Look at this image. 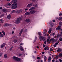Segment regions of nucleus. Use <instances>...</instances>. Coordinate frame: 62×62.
<instances>
[{
  "label": "nucleus",
  "instance_id": "f257e3e1",
  "mask_svg": "<svg viewBox=\"0 0 62 62\" xmlns=\"http://www.w3.org/2000/svg\"><path fill=\"white\" fill-rule=\"evenodd\" d=\"M13 0V2H13L12 5L11 6V8H17V4L16 3V2H17V0Z\"/></svg>",
  "mask_w": 62,
  "mask_h": 62
},
{
  "label": "nucleus",
  "instance_id": "f03ea898",
  "mask_svg": "<svg viewBox=\"0 0 62 62\" xmlns=\"http://www.w3.org/2000/svg\"><path fill=\"white\" fill-rule=\"evenodd\" d=\"M23 19V17L21 16L19 17L17 19V21H16L15 22L16 23H20V21H21Z\"/></svg>",
  "mask_w": 62,
  "mask_h": 62
},
{
  "label": "nucleus",
  "instance_id": "7ed1b4c3",
  "mask_svg": "<svg viewBox=\"0 0 62 62\" xmlns=\"http://www.w3.org/2000/svg\"><path fill=\"white\" fill-rule=\"evenodd\" d=\"M33 9H34L33 8H31L29 9V11L30 10V13L31 14H34L36 13V11L33 10Z\"/></svg>",
  "mask_w": 62,
  "mask_h": 62
},
{
  "label": "nucleus",
  "instance_id": "20e7f679",
  "mask_svg": "<svg viewBox=\"0 0 62 62\" xmlns=\"http://www.w3.org/2000/svg\"><path fill=\"white\" fill-rule=\"evenodd\" d=\"M13 59L16 61H21V59L15 56H13Z\"/></svg>",
  "mask_w": 62,
  "mask_h": 62
},
{
  "label": "nucleus",
  "instance_id": "39448f33",
  "mask_svg": "<svg viewBox=\"0 0 62 62\" xmlns=\"http://www.w3.org/2000/svg\"><path fill=\"white\" fill-rule=\"evenodd\" d=\"M49 41H52V42L54 43L55 42V40L54 38H52Z\"/></svg>",
  "mask_w": 62,
  "mask_h": 62
},
{
  "label": "nucleus",
  "instance_id": "423d86ee",
  "mask_svg": "<svg viewBox=\"0 0 62 62\" xmlns=\"http://www.w3.org/2000/svg\"><path fill=\"white\" fill-rule=\"evenodd\" d=\"M56 30H60L61 29V27L60 26H58V27L56 29Z\"/></svg>",
  "mask_w": 62,
  "mask_h": 62
},
{
  "label": "nucleus",
  "instance_id": "0eeeda50",
  "mask_svg": "<svg viewBox=\"0 0 62 62\" xmlns=\"http://www.w3.org/2000/svg\"><path fill=\"white\" fill-rule=\"evenodd\" d=\"M32 6V3L29 4L27 5V7H28V8H30V7H31Z\"/></svg>",
  "mask_w": 62,
  "mask_h": 62
},
{
  "label": "nucleus",
  "instance_id": "6e6552de",
  "mask_svg": "<svg viewBox=\"0 0 62 62\" xmlns=\"http://www.w3.org/2000/svg\"><path fill=\"white\" fill-rule=\"evenodd\" d=\"M44 49L45 50H49V47L47 46L44 48Z\"/></svg>",
  "mask_w": 62,
  "mask_h": 62
},
{
  "label": "nucleus",
  "instance_id": "1a4fd4ad",
  "mask_svg": "<svg viewBox=\"0 0 62 62\" xmlns=\"http://www.w3.org/2000/svg\"><path fill=\"white\" fill-rule=\"evenodd\" d=\"M6 45V43H4L3 44H2L1 46V48H3L4 46H5Z\"/></svg>",
  "mask_w": 62,
  "mask_h": 62
},
{
  "label": "nucleus",
  "instance_id": "9d476101",
  "mask_svg": "<svg viewBox=\"0 0 62 62\" xmlns=\"http://www.w3.org/2000/svg\"><path fill=\"white\" fill-rule=\"evenodd\" d=\"M2 11L3 12H8V10L7 9H2Z\"/></svg>",
  "mask_w": 62,
  "mask_h": 62
},
{
  "label": "nucleus",
  "instance_id": "9b49d317",
  "mask_svg": "<svg viewBox=\"0 0 62 62\" xmlns=\"http://www.w3.org/2000/svg\"><path fill=\"white\" fill-rule=\"evenodd\" d=\"M19 48L20 50H21V51H23V48L22 46H20Z\"/></svg>",
  "mask_w": 62,
  "mask_h": 62
},
{
  "label": "nucleus",
  "instance_id": "f8f14e48",
  "mask_svg": "<svg viewBox=\"0 0 62 62\" xmlns=\"http://www.w3.org/2000/svg\"><path fill=\"white\" fill-rule=\"evenodd\" d=\"M49 24L51 25V27H53L54 25L53 24V23H52V21L50 22L49 23Z\"/></svg>",
  "mask_w": 62,
  "mask_h": 62
},
{
  "label": "nucleus",
  "instance_id": "ddd939ff",
  "mask_svg": "<svg viewBox=\"0 0 62 62\" xmlns=\"http://www.w3.org/2000/svg\"><path fill=\"white\" fill-rule=\"evenodd\" d=\"M39 38V39L41 40H42V39H44V37L41 36H40Z\"/></svg>",
  "mask_w": 62,
  "mask_h": 62
},
{
  "label": "nucleus",
  "instance_id": "4468645a",
  "mask_svg": "<svg viewBox=\"0 0 62 62\" xmlns=\"http://www.w3.org/2000/svg\"><path fill=\"white\" fill-rule=\"evenodd\" d=\"M30 21V20L29 19H27L25 20V22L26 23H29Z\"/></svg>",
  "mask_w": 62,
  "mask_h": 62
},
{
  "label": "nucleus",
  "instance_id": "2eb2a0df",
  "mask_svg": "<svg viewBox=\"0 0 62 62\" xmlns=\"http://www.w3.org/2000/svg\"><path fill=\"white\" fill-rule=\"evenodd\" d=\"M25 15H29L30 14V13L29 12H27L25 14Z\"/></svg>",
  "mask_w": 62,
  "mask_h": 62
},
{
  "label": "nucleus",
  "instance_id": "dca6fc26",
  "mask_svg": "<svg viewBox=\"0 0 62 62\" xmlns=\"http://www.w3.org/2000/svg\"><path fill=\"white\" fill-rule=\"evenodd\" d=\"M58 50H57V52H61L62 51L61 49H60V48H58Z\"/></svg>",
  "mask_w": 62,
  "mask_h": 62
},
{
  "label": "nucleus",
  "instance_id": "f3484780",
  "mask_svg": "<svg viewBox=\"0 0 62 62\" xmlns=\"http://www.w3.org/2000/svg\"><path fill=\"white\" fill-rule=\"evenodd\" d=\"M58 56H59L61 57H62V53H60L59 54V55H58Z\"/></svg>",
  "mask_w": 62,
  "mask_h": 62
},
{
  "label": "nucleus",
  "instance_id": "a211bd4d",
  "mask_svg": "<svg viewBox=\"0 0 62 62\" xmlns=\"http://www.w3.org/2000/svg\"><path fill=\"white\" fill-rule=\"evenodd\" d=\"M44 62H46V60H47V57L45 56L44 57Z\"/></svg>",
  "mask_w": 62,
  "mask_h": 62
},
{
  "label": "nucleus",
  "instance_id": "6ab92c4d",
  "mask_svg": "<svg viewBox=\"0 0 62 62\" xmlns=\"http://www.w3.org/2000/svg\"><path fill=\"white\" fill-rule=\"evenodd\" d=\"M4 57L5 58H8V56L7 55V54H5L4 56Z\"/></svg>",
  "mask_w": 62,
  "mask_h": 62
},
{
  "label": "nucleus",
  "instance_id": "aec40b11",
  "mask_svg": "<svg viewBox=\"0 0 62 62\" xmlns=\"http://www.w3.org/2000/svg\"><path fill=\"white\" fill-rule=\"evenodd\" d=\"M22 10H17V13H20V12H21L22 11Z\"/></svg>",
  "mask_w": 62,
  "mask_h": 62
},
{
  "label": "nucleus",
  "instance_id": "412c9836",
  "mask_svg": "<svg viewBox=\"0 0 62 62\" xmlns=\"http://www.w3.org/2000/svg\"><path fill=\"white\" fill-rule=\"evenodd\" d=\"M7 18L8 19H10V18H11V16L10 15H8L7 16Z\"/></svg>",
  "mask_w": 62,
  "mask_h": 62
},
{
  "label": "nucleus",
  "instance_id": "4be33fe9",
  "mask_svg": "<svg viewBox=\"0 0 62 62\" xmlns=\"http://www.w3.org/2000/svg\"><path fill=\"white\" fill-rule=\"evenodd\" d=\"M8 25H10V24H8V23H6L4 25V26H6Z\"/></svg>",
  "mask_w": 62,
  "mask_h": 62
},
{
  "label": "nucleus",
  "instance_id": "5701e85b",
  "mask_svg": "<svg viewBox=\"0 0 62 62\" xmlns=\"http://www.w3.org/2000/svg\"><path fill=\"white\" fill-rule=\"evenodd\" d=\"M59 43V41H57L55 43V44L56 46Z\"/></svg>",
  "mask_w": 62,
  "mask_h": 62
},
{
  "label": "nucleus",
  "instance_id": "b1692460",
  "mask_svg": "<svg viewBox=\"0 0 62 62\" xmlns=\"http://www.w3.org/2000/svg\"><path fill=\"white\" fill-rule=\"evenodd\" d=\"M13 48V46H12L11 47H10L9 49V50L10 51H12V49Z\"/></svg>",
  "mask_w": 62,
  "mask_h": 62
},
{
  "label": "nucleus",
  "instance_id": "393cba45",
  "mask_svg": "<svg viewBox=\"0 0 62 62\" xmlns=\"http://www.w3.org/2000/svg\"><path fill=\"white\" fill-rule=\"evenodd\" d=\"M18 41V40L16 39H15L14 40V42L15 43H16V42H17Z\"/></svg>",
  "mask_w": 62,
  "mask_h": 62
},
{
  "label": "nucleus",
  "instance_id": "a878e982",
  "mask_svg": "<svg viewBox=\"0 0 62 62\" xmlns=\"http://www.w3.org/2000/svg\"><path fill=\"white\" fill-rule=\"evenodd\" d=\"M33 6L34 7H36L38 6V4H36L35 5L34 4L33 5Z\"/></svg>",
  "mask_w": 62,
  "mask_h": 62
},
{
  "label": "nucleus",
  "instance_id": "bb28decb",
  "mask_svg": "<svg viewBox=\"0 0 62 62\" xmlns=\"http://www.w3.org/2000/svg\"><path fill=\"white\" fill-rule=\"evenodd\" d=\"M12 2H10V3H11V4L10 3H9L8 4V6H11V4H12Z\"/></svg>",
  "mask_w": 62,
  "mask_h": 62
},
{
  "label": "nucleus",
  "instance_id": "cd10ccee",
  "mask_svg": "<svg viewBox=\"0 0 62 62\" xmlns=\"http://www.w3.org/2000/svg\"><path fill=\"white\" fill-rule=\"evenodd\" d=\"M38 34L39 35V36H41V33L40 32H38Z\"/></svg>",
  "mask_w": 62,
  "mask_h": 62
},
{
  "label": "nucleus",
  "instance_id": "c85d7f7f",
  "mask_svg": "<svg viewBox=\"0 0 62 62\" xmlns=\"http://www.w3.org/2000/svg\"><path fill=\"white\" fill-rule=\"evenodd\" d=\"M51 59H52V58L51 57H49L48 59V60H49V61H50Z\"/></svg>",
  "mask_w": 62,
  "mask_h": 62
},
{
  "label": "nucleus",
  "instance_id": "c756f323",
  "mask_svg": "<svg viewBox=\"0 0 62 62\" xmlns=\"http://www.w3.org/2000/svg\"><path fill=\"white\" fill-rule=\"evenodd\" d=\"M3 37V34L0 35V38H2Z\"/></svg>",
  "mask_w": 62,
  "mask_h": 62
},
{
  "label": "nucleus",
  "instance_id": "7c9ffc66",
  "mask_svg": "<svg viewBox=\"0 0 62 62\" xmlns=\"http://www.w3.org/2000/svg\"><path fill=\"white\" fill-rule=\"evenodd\" d=\"M0 22H1V23H3V20L1 19H0Z\"/></svg>",
  "mask_w": 62,
  "mask_h": 62
},
{
  "label": "nucleus",
  "instance_id": "2f4dec72",
  "mask_svg": "<svg viewBox=\"0 0 62 62\" xmlns=\"http://www.w3.org/2000/svg\"><path fill=\"white\" fill-rule=\"evenodd\" d=\"M23 29H21L20 32H21V33H23Z\"/></svg>",
  "mask_w": 62,
  "mask_h": 62
},
{
  "label": "nucleus",
  "instance_id": "473e14b6",
  "mask_svg": "<svg viewBox=\"0 0 62 62\" xmlns=\"http://www.w3.org/2000/svg\"><path fill=\"white\" fill-rule=\"evenodd\" d=\"M59 40L60 41H62V38H59Z\"/></svg>",
  "mask_w": 62,
  "mask_h": 62
},
{
  "label": "nucleus",
  "instance_id": "72a5a7b5",
  "mask_svg": "<svg viewBox=\"0 0 62 62\" xmlns=\"http://www.w3.org/2000/svg\"><path fill=\"white\" fill-rule=\"evenodd\" d=\"M27 31V29H25L24 30V31L25 32H26Z\"/></svg>",
  "mask_w": 62,
  "mask_h": 62
},
{
  "label": "nucleus",
  "instance_id": "f704fd0d",
  "mask_svg": "<svg viewBox=\"0 0 62 62\" xmlns=\"http://www.w3.org/2000/svg\"><path fill=\"white\" fill-rule=\"evenodd\" d=\"M62 19V17H59V20H61Z\"/></svg>",
  "mask_w": 62,
  "mask_h": 62
},
{
  "label": "nucleus",
  "instance_id": "c9c22d12",
  "mask_svg": "<svg viewBox=\"0 0 62 62\" xmlns=\"http://www.w3.org/2000/svg\"><path fill=\"white\" fill-rule=\"evenodd\" d=\"M22 32H20L19 33V36H21V35L22 34Z\"/></svg>",
  "mask_w": 62,
  "mask_h": 62
},
{
  "label": "nucleus",
  "instance_id": "e433bc0d",
  "mask_svg": "<svg viewBox=\"0 0 62 62\" xmlns=\"http://www.w3.org/2000/svg\"><path fill=\"white\" fill-rule=\"evenodd\" d=\"M50 51H53V50L52 48L50 49Z\"/></svg>",
  "mask_w": 62,
  "mask_h": 62
},
{
  "label": "nucleus",
  "instance_id": "4c0bfd02",
  "mask_svg": "<svg viewBox=\"0 0 62 62\" xmlns=\"http://www.w3.org/2000/svg\"><path fill=\"white\" fill-rule=\"evenodd\" d=\"M61 23H62V22H60L59 23V25H61Z\"/></svg>",
  "mask_w": 62,
  "mask_h": 62
},
{
  "label": "nucleus",
  "instance_id": "58836bf2",
  "mask_svg": "<svg viewBox=\"0 0 62 62\" xmlns=\"http://www.w3.org/2000/svg\"><path fill=\"white\" fill-rule=\"evenodd\" d=\"M37 59H40V57H37Z\"/></svg>",
  "mask_w": 62,
  "mask_h": 62
},
{
  "label": "nucleus",
  "instance_id": "ea45409f",
  "mask_svg": "<svg viewBox=\"0 0 62 62\" xmlns=\"http://www.w3.org/2000/svg\"><path fill=\"white\" fill-rule=\"evenodd\" d=\"M13 13H14V12H15V10H13L12 11Z\"/></svg>",
  "mask_w": 62,
  "mask_h": 62
},
{
  "label": "nucleus",
  "instance_id": "a19ab883",
  "mask_svg": "<svg viewBox=\"0 0 62 62\" xmlns=\"http://www.w3.org/2000/svg\"><path fill=\"white\" fill-rule=\"evenodd\" d=\"M23 45V43H21L20 44V46H21V45Z\"/></svg>",
  "mask_w": 62,
  "mask_h": 62
},
{
  "label": "nucleus",
  "instance_id": "79ce46f5",
  "mask_svg": "<svg viewBox=\"0 0 62 62\" xmlns=\"http://www.w3.org/2000/svg\"><path fill=\"white\" fill-rule=\"evenodd\" d=\"M59 60L60 62H61L62 61V60L61 59H59Z\"/></svg>",
  "mask_w": 62,
  "mask_h": 62
},
{
  "label": "nucleus",
  "instance_id": "37998d69",
  "mask_svg": "<svg viewBox=\"0 0 62 62\" xmlns=\"http://www.w3.org/2000/svg\"><path fill=\"white\" fill-rule=\"evenodd\" d=\"M59 16H61V15H62V13H60L59 15Z\"/></svg>",
  "mask_w": 62,
  "mask_h": 62
},
{
  "label": "nucleus",
  "instance_id": "c03bdc74",
  "mask_svg": "<svg viewBox=\"0 0 62 62\" xmlns=\"http://www.w3.org/2000/svg\"><path fill=\"white\" fill-rule=\"evenodd\" d=\"M5 8H9V7L8 6H5Z\"/></svg>",
  "mask_w": 62,
  "mask_h": 62
},
{
  "label": "nucleus",
  "instance_id": "a18cd8bd",
  "mask_svg": "<svg viewBox=\"0 0 62 62\" xmlns=\"http://www.w3.org/2000/svg\"><path fill=\"white\" fill-rule=\"evenodd\" d=\"M51 32V30H49L48 31V33H49Z\"/></svg>",
  "mask_w": 62,
  "mask_h": 62
},
{
  "label": "nucleus",
  "instance_id": "49530a36",
  "mask_svg": "<svg viewBox=\"0 0 62 62\" xmlns=\"http://www.w3.org/2000/svg\"><path fill=\"white\" fill-rule=\"evenodd\" d=\"M43 47H45V46H46L45 45H43Z\"/></svg>",
  "mask_w": 62,
  "mask_h": 62
},
{
  "label": "nucleus",
  "instance_id": "de8ad7c7",
  "mask_svg": "<svg viewBox=\"0 0 62 62\" xmlns=\"http://www.w3.org/2000/svg\"><path fill=\"white\" fill-rule=\"evenodd\" d=\"M49 41V39H47V40H46L47 42H48Z\"/></svg>",
  "mask_w": 62,
  "mask_h": 62
},
{
  "label": "nucleus",
  "instance_id": "09e8293b",
  "mask_svg": "<svg viewBox=\"0 0 62 62\" xmlns=\"http://www.w3.org/2000/svg\"><path fill=\"white\" fill-rule=\"evenodd\" d=\"M56 45L55 44L53 46H54V47H56Z\"/></svg>",
  "mask_w": 62,
  "mask_h": 62
},
{
  "label": "nucleus",
  "instance_id": "8fccbe9b",
  "mask_svg": "<svg viewBox=\"0 0 62 62\" xmlns=\"http://www.w3.org/2000/svg\"><path fill=\"white\" fill-rule=\"evenodd\" d=\"M53 22H55V20H53Z\"/></svg>",
  "mask_w": 62,
  "mask_h": 62
},
{
  "label": "nucleus",
  "instance_id": "3c124183",
  "mask_svg": "<svg viewBox=\"0 0 62 62\" xmlns=\"http://www.w3.org/2000/svg\"><path fill=\"white\" fill-rule=\"evenodd\" d=\"M54 61H55L53 59L52 60V61L53 62H54Z\"/></svg>",
  "mask_w": 62,
  "mask_h": 62
},
{
  "label": "nucleus",
  "instance_id": "603ef678",
  "mask_svg": "<svg viewBox=\"0 0 62 62\" xmlns=\"http://www.w3.org/2000/svg\"><path fill=\"white\" fill-rule=\"evenodd\" d=\"M45 44H46V41H45L44 42Z\"/></svg>",
  "mask_w": 62,
  "mask_h": 62
},
{
  "label": "nucleus",
  "instance_id": "864d4df0",
  "mask_svg": "<svg viewBox=\"0 0 62 62\" xmlns=\"http://www.w3.org/2000/svg\"><path fill=\"white\" fill-rule=\"evenodd\" d=\"M59 37V34H58L57 35V37L58 38V37Z\"/></svg>",
  "mask_w": 62,
  "mask_h": 62
},
{
  "label": "nucleus",
  "instance_id": "5fc2aeb1",
  "mask_svg": "<svg viewBox=\"0 0 62 62\" xmlns=\"http://www.w3.org/2000/svg\"><path fill=\"white\" fill-rule=\"evenodd\" d=\"M45 52H43L42 53V54H44Z\"/></svg>",
  "mask_w": 62,
  "mask_h": 62
},
{
  "label": "nucleus",
  "instance_id": "6e6d98bb",
  "mask_svg": "<svg viewBox=\"0 0 62 62\" xmlns=\"http://www.w3.org/2000/svg\"><path fill=\"white\" fill-rule=\"evenodd\" d=\"M55 34L54 33H53V36H54L55 35Z\"/></svg>",
  "mask_w": 62,
  "mask_h": 62
},
{
  "label": "nucleus",
  "instance_id": "4d7b16f0",
  "mask_svg": "<svg viewBox=\"0 0 62 62\" xmlns=\"http://www.w3.org/2000/svg\"><path fill=\"white\" fill-rule=\"evenodd\" d=\"M28 10V8H26V9H25V11H26V10Z\"/></svg>",
  "mask_w": 62,
  "mask_h": 62
},
{
  "label": "nucleus",
  "instance_id": "13d9d810",
  "mask_svg": "<svg viewBox=\"0 0 62 62\" xmlns=\"http://www.w3.org/2000/svg\"><path fill=\"white\" fill-rule=\"evenodd\" d=\"M32 1L33 2H35V1H36V0H32Z\"/></svg>",
  "mask_w": 62,
  "mask_h": 62
},
{
  "label": "nucleus",
  "instance_id": "bf43d9fd",
  "mask_svg": "<svg viewBox=\"0 0 62 62\" xmlns=\"http://www.w3.org/2000/svg\"><path fill=\"white\" fill-rule=\"evenodd\" d=\"M3 34V35H5V34H6V33H5V32Z\"/></svg>",
  "mask_w": 62,
  "mask_h": 62
},
{
  "label": "nucleus",
  "instance_id": "052dcab7",
  "mask_svg": "<svg viewBox=\"0 0 62 62\" xmlns=\"http://www.w3.org/2000/svg\"><path fill=\"white\" fill-rule=\"evenodd\" d=\"M32 57L33 58H34L35 57V56H33Z\"/></svg>",
  "mask_w": 62,
  "mask_h": 62
},
{
  "label": "nucleus",
  "instance_id": "680f3d73",
  "mask_svg": "<svg viewBox=\"0 0 62 62\" xmlns=\"http://www.w3.org/2000/svg\"><path fill=\"white\" fill-rule=\"evenodd\" d=\"M14 33V31H13L12 32V34H13Z\"/></svg>",
  "mask_w": 62,
  "mask_h": 62
},
{
  "label": "nucleus",
  "instance_id": "e2e57ef3",
  "mask_svg": "<svg viewBox=\"0 0 62 62\" xmlns=\"http://www.w3.org/2000/svg\"><path fill=\"white\" fill-rule=\"evenodd\" d=\"M22 55V54H19V56H21Z\"/></svg>",
  "mask_w": 62,
  "mask_h": 62
},
{
  "label": "nucleus",
  "instance_id": "0e129e2a",
  "mask_svg": "<svg viewBox=\"0 0 62 62\" xmlns=\"http://www.w3.org/2000/svg\"><path fill=\"white\" fill-rule=\"evenodd\" d=\"M13 29H14V30H15L16 28H15L14 27V28H13Z\"/></svg>",
  "mask_w": 62,
  "mask_h": 62
},
{
  "label": "nucleus",
  "instance_id": "69168bd1",
  "mask_svg": "<svg viewBox=\"0 0 62 62\" xmlns=\"http://www.w3.org/2000/svg\"><path fill=\"white\" fill-rule=\"evenodd\" d=\"M56 59H58V56H56Z\"/></svg>",
  "mask_w": 62,
  "mask_h": 62
},
{
  "label": "nucleus",
  "instance_id": "338daca9",
  "mask_svg": "<svg viewBox=\"0 0 62 62\" xmlns=\"http://www.w3.org/2000/svg\"><path fill=\"white\" fill-rule=\"evenodd\" d=\"M37 48H39V47L38 46H37Z\"/></svg>",
  "mask_w": 62,
  "mask_h": 62
},
{
  "label": "nucleus",
  "instance_id": "774afa93",
  "mask_svg": "<svg viewBox=\"0 0 62 62\" xmlns=\"http://www.w3.org/2000/svg\"><path fill=\"white\" fill-rule=\"evenodd\" d=\"M4 31H2V33H4Z\"/></svg>",
  "mask_w": 62,
  "mask_h": 62
}]
</instances>
